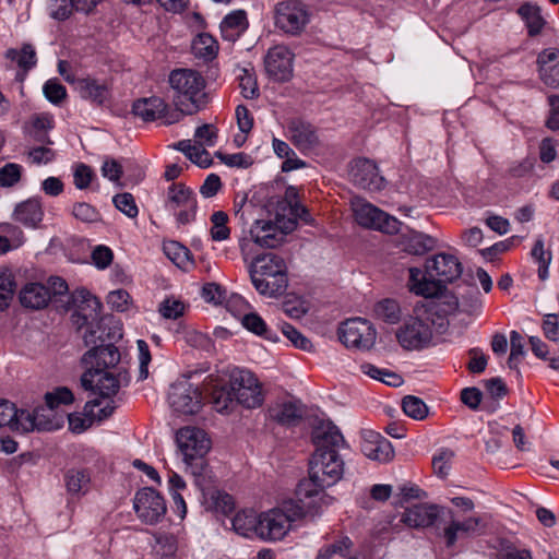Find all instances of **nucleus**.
Wrapping results in <instances>:
<instances>
[{
	"label": "nucleus",
	"instance_id": "6ab92c4d",
	"mask_svg": "<svg viewBox=\"0 0 559 559\" xmlns=\"http://www.w3.org/2000/svg\"><path fill=\"white\" fill-rule=\"evenodd\" d=\"M349 176L354 185L369 191H379L385 183L377 165L368 158L355 159L350 165Z\"/></svg>",
	"mask_w": 559,
	"mask_h": 559
},
{
	"label": "nucleus",
	"instance_id": "79ce46f5",
	"mask_svg": "<svg viewBox=\"0 0 559 559\" xmlns=\"http://www.w3.org/2000/svg\"><path fill=\"white\" fill-rule=\"evenodd\" d=\"M90 474L85 469H70L66 474V486L70 493H85L90 486Z\"/></svg>",
	"mask_w": 559,
	"mask_h": 559
},
{
	"label": "nucleus",
	"instance_id": "72a5a7b5",
	"mask_svg": "<svg viewBox=\"0 0 559 559\" xmlns=\"http://www.w3.org/2000/svg\"><path fill=\"white\" fill-rule=\"evenodd\" d=\"M259 513L253 510H243L238 512L233 519L235 532L245 537H258Z\"/></svg>",
	"mask_w": 559,
	"mask_h": 559
},
{
	"label": "nucleus",
	"instance_id": "412c9836",
	"mask_svg": "<svg viewBox=\"0 0 559 559\" xmlns=\"http://www.w3.org/2000/svg\"><path fill=\"white\" fill-rule=\"evenodd\" d=\"M444 512V508L438 504L417 503L406 508L400 522L411 528H425L435 524Z\"/></svg>",
	"mask_w": 559,
	"mask_h": 559
},
{
	"label": "nucleus",
	"instance_id": "20e7f679",
	"mask_svg": "<svg viewBox=\"0 0 559 559\" xmlns=\"http://www.w3.org/2000/svg\"><path fill=\"white\" fill-rule=\"evenodd\" d=\"M254 288L263 296L276 297L287 288V267L284 259L266 253L257 257L249 269Z\"/></svg>",
	"mask_w": 559,
	"mask_h": 559
},
{
	"label": "nucleus",
	"instance_id": "09e8293b",
	"mask_svg": "<svg viewBox=\"0 0 559 559\" xmlns=\"http://www.w3.org/2000/svg\"><path fill=\"white\" fill-rule=\"evenodd\" d=\"M211 237L215 241H223L229 238L230 230L227 227L228 215L223 211L214 212L211 216Z\"/></svg>",
	"mask_w": 559,
	"mask_h": 559
},
{
	"label": "nucleus",
	"instance_id": "de8ad7c7",
	"mask_svg": "<svg viewBox=\"0 0 559 559\" xmlns=\"http://www.w3.org/2000/svg\"><path fill=\"white\" fill-rule=\"evenodd\" d=\"M403 412L415 420H423L428 415V406L425 402L414 395H406L402 400Z\"/></svg>",
	"mask_w": 559,
	"mask_h": 559
},
{
	"label": "nucleus",
	"instance_id": "bb28decb",
	"mask_svg": "<svg viewBox=\"0 0 559 559\" xmlns=\"http://www.w3.org/2000/svg\"><path fill=\"white\" fill-rule=\"evenodd\" d=\"M408 272L407 286L412 293L426 298L436 297L441 293V285L423 274L420 269L409 267Z\"/></svg>",
	"mask_w": 559,
	"mask_h": 559
},
{
	"label": "nucleus",
	"instance_id": "3c124183",
	"mask_svg": "<svg viewBox=\"0 0 559 559\" xmlns=\"http://www.w3.org/2000/svg\"><path fill=\"white\" fill-rule=\"evenodd\" d=\"M531 254L538 262L539 278L543 281L546 280L548 276V265L551 261V252L545 250L542 239H537Z\"/></svg>",
	"mask_w": 559,
	"mask_h": 559
},
{
	"label": "nucleus",
	"instance_id": "aec40b11",
	"mask_svg": "<svg viewBox=\"0 0 559 559\" xmlns=\"http://www.w3.org/2000/svg\"><path fill=\"white\" fill-rule=\"evenodd\" d=\"M71 298L76 308L72 314V321L79 329L91 325L93 321L99 318L102 304L90 292L86 289L76 290Z\"/></svg>",
	"mask_w": 559,
	"mask_h": 559
},
{
	"label": "nucleus",
	"instance_id": "774afa93",
	"mask_svg": "<svg viewBox=\"0 0 559 559\" xmlns=\"http://www.w3.org/2000/svg\"><path fill=\"white\" fill-rule=\"evenodd\" d=\"M75 218L85 222L93 223L99 221V213L88 203H78L73 206L72 211Z\"/></svg>",
	"mask_w": 559,
	"mask_h": 559
},
{
	"label": "nucleus",
	"instance_id": "0e129e2a",
	"mask_svg": "<svg viewBox=\"0 0 559 559\" xmlns=\"http://www.w3.org/2000/svg\"><path fill=\"white\" fill-rule=\"evenodd\" d=\"M15 283L9 274H0V310L9 306L13 297Z\"/></svg>",
	"mask_w": 559,
	"mask_h": 559
},
{
	"label": "nucleus",
	"instance_id": "ddd939ff",
	"mask_svg": "<svg viewBox=\"0 0 559 559\" xmlns=\"http://www.w3.org/2000/svg\"><path fill=\"white\" fill-rule=\"evenodd\" d=\"M168 401L174 412L182 415H193L202 407V395L198 386L188 379L171 384Z\"/></svg>",
	"mask_w": 559,
	"mask_h": 559
},
{
	"label": "nucleus",
	"instance_id": "9b49d317",
	"mask_svg": "<svg viewBox=\"0 0 559 559\" xmlns=\"http://www.w3.org/2000/svg\"><path fill=\"white\" fill-rule=\"evenodd\" d=\"M119 361L120 353L112 344H99L92 347L82 357V364L86 371L81 377V386L88 391V389H92V383L95 382V373L115 367Z\"/></svg>",
	"mask_w": 559,
	"mask_h": 559
},
{
	"label": "nucleus",
	"instance_id": "c85d7f7f",
	"mask_svg": "<svg viewBox=\"0 0 559 559\" xmlns=\"http://www.w3.org/2000/svg\"><path fill=\"white\" fill-rule=\"evenodd\" d=\"M270 418L283 426H296L302 418L301 406L292 401L276 404L269 411Z\"/></svg>",
	"mask_w": 559,
	"mask_h": 559
},
{
	"label": "nucleus",
	"instance_id": "dca6fc26",
	"mask_svg": "<svg viewBox=\"0 0 559 559\" xmlns=\"http://www.w3.org/2000/svg\"><path fill=\"white\" fill-rule=\"evenodd\" d=\"M463 266L459 259L449 253H438L426 262V274L441 285L452 283L462 275Z\"/></svg>",
	"mask_w": 559,
	"mask_h": 559
},
{
	"label": "nucleus",
	"instance_id": "864d4df0",
	"mask_svg": "<svg viewBox=\"0 0 559 559\" xmlns=\"http://www.w3.org/2000/svg\"><path fill=\"white\" fill-rule=\"evenodd\" d=\"M239 87L245 98L253 99L259 96L255 75L247 69L241 70V74L239 75Z\"/></svg>",
	"mask_w": 559,
	"mask_h": 559
},
{
	"label": "nucleus",
	"instance_id": "cd10ccee",
	"mask_svg": "<svg viewBox=\"0 0 559 559\" xmlns=\"http://www.w3.org/2000/svg\"><path fill=\"white\" fill-rule=\"evenodd\" d=\"M44 217L41 202L37 198L28 199L16 205L14 218L27 227H36Z\"/></svg>",
	"mask_w": 559,
	"mask_h": 559
},
{
	"label": "nucleus",
	"instance_id": "8fccbe9b",
	"mask_svg": "<svg viewBox=\"0 0 559 559\" xmlns=\"http://www.w3.org/2000/svg\"><path fill=\"white\" fill-rule=\"evenodd\" d=\"M166 255L180 269H185L190 262V251L177 241H170L164 246Z\"/></svg>",
	"mask_w": 559,
	"mask_h": 559
},
{
	"label": "nucleus",
	"instance_id": "4d7b16f0",
	"mask_svg": "<svg viewBox=\"0 0 559 559\" xmlns=\"http://www.w3.org/2000/svg\"><path fill=\"white\" fill-rule=\"evenodd\" d=\"M427 493L423 491L419 487L415 485H403L399 488V492L394 496V503L395 506L403 507L405 502H408L413 499H424L426 498Z\"/></svg>",
	"mask_w": 559,
	"mask_h": 559
},
{
	"label": "nucleus",
	"instance_id": "393cba45",
	"mask_svg": "<svg viewBox=\"0 0 559 559\" xmlns=\"http://www.w3.org/2000/svg\"><path fill=\"white\" fill-rule=\"evenodd\" d=\"M132 111L144 121H154L159 118L166 121L167 118L171 117L167 104L163 98L156 96L136 100L133 104Z\"/></svg>",
	"mask_w": 559,
	"mask_h": 559
},
{
	"label": "nucleus",
	"instance_id": "e2e57ef3",
	"mask_svg": "<svg viewBox=\"0 0 559 559\" xmlns=\"http://www.w3.org/2000/svg\"><path fill=\"white\" fill-rule=\"evenodd\" d=\"M454 453L451 450H442L438 455H435L432 459V467L435 473L444 478L448 476L450 471V462L453 459Z\"/></svg>",
	"mask_w": 559,
	"mask_h": 559
},
{
	"label": "nucleus",
	"instance_id": "69168bd1",
	"mask_svg": "<svg viewBox=\"0 0 559 559\" xmlns=\"http://www.w3.org/2000/svg\"><path fill=\"white\" fill-rule=\"evenodd\" d=\"M44 94L49 102L59 104L66 98L67 91L57 80H48L44 85Z\"/></svg>",
	"mask_w": 559,
	"mask_h": 559
},
{
	"label": "nucleus",
	"instance_id": "052dcab7",
	"mask_svg": "<svg viewBox=\"0 0 559 559\" xmlns=\"http://www.w3.org/2000/svg\"><path fill=\"white\" fill-rule=\"evenodd\" d=\"M27 156L33 164H48L56 157V152L47 145H38L31 147Z\"/></svg>",
	"mask_w": 559,
	"mask_h": 559
},
{
	"label": "nucleus",
	"instance_id": "338daca9",
	"mask_svg": "<svg viewBox=\"0 0 559 559\" xmlns=\"http://www.w3.org/2000/svg\"><path fill=\"white\" fill-rule=\"evenodd\" d=\"M185 312V305L176 299H165L159 306V313L166 319H178Z\"/></svg>",
	"mask_w": 559,
	"mask_h": 559
},
{
	"label": "nucleus",
	"instance_id": "49530a36",
	"mask_svg": "<svg viewBox=\"0 0 559 559\" xmlns=\"http://www.w3.org/2000/svg\"><path fill=\"white\" fill-rule=\"evenodd\" d=\"M34 429H40V423H37V412L31 413L26 409H17L13 419L11 430L17 432H29Z\"/></svg>",
	"mask_w": 559,
	"mask_h": 559
},
{
	"label": "nucleus",
	"instance_id": "f257e3e1",
	"mask_svg": "<svg viewBox=\"0 0 559 559\" xmlns=\"http://www.w3.org/2000/svg\"><path fill=\"white\" fill-rule=\"evenodd\" d=\"M314 452L309 460L308 478L301 479L296 488L300 502L306 499L326 497V488L337 484L344 475L345 463L340 450L345 440L338 428L331 421H320L311 432Z\"/></svg>",
	"mask_w": 559,
	"mask_h": 559
},
{
	"label": "nucleus",
	"instance_id": "a211bd4d",
	"mask_svg": "<svg viewBox=\"0 0 559 559\" xmlns=\"http://www.w3.org/2000/svg\"><path fill=\"white\" fill-rule=\"evenodd\" d=\"M442 515H445L449 519V524L443 528L442 533L447 547L454 546L460 537L479 534V532L485 527L484 521L480 516H469L460 521L455 519L454 512L451 509H444Z\"/></svg>",
	"mask_w": 559,
	"mask_h": 559
},
{
	"label": "nucleus",
	"instance_id": "f3484780",
	"mask_svg": "<svg viewBox=\"0 0 559 559\" xmlns=\"http://www.w3.org/2000/svg\"><path fill=\"white\" fill-rule=\"evenodd\" d=\"M294 53L285 45H276L269 49L265 58V71L270 78L286 82L293 76Z\"/></svg>",
	"mask_w": 559,
	"mask_h": 559
},
{
	"label": "nucleus",
	"instance_id": "f8f14e48",
	"mask_svg": "<svg viewBox=\"0 0 559 559\" xmlns=\"http://www.w3.org/2000/svg\"><path fill=\"white\" fill-rule=\"evenodd\" d=\"M166 207L174 212L179 224L193 222L198 207L193 191L183 183H171L167 189Z\"/></svg>",
	"mask_w": 559,
	"mask_h": 559
},
{
	"label": "nucleus",
	"instance_id": "2f4dec72",
	"mask_svg": "<svg viewBox=\"0 0 559 559\" xmlns=\"http://www.w3.org/2000/svg\"><path fill=\"white\" fill-rule=\"evenodd\" d=\"M518 14L525 22L528 36L534 37L540 34L546 22L540 14L538 5L525 2L518 9Z\"/></svg>",
	"mask_w": 559,
	"mask_h": 559
},
{
	"label": "nucleus",
	"instance_id": "a878e982",
	"mask_svg": "<svg viewBox=\"0 0 559 559\" xmlns=\"http://www.w3.org/2000/svg\"><path fill=\"white\" fill-rule=\"evenodd\" d=\"M50 299V289L40 283H28L20 292V301L25 308L43 309Z\"/></svg>",
	"mask_w": 559,
	"mask_h": 559
},
{
	"label": "nucleus",
	"instance_id": "e433bc0d",
	"mask_svg": "<svg viewBox=\"0 0 559 559\" xmlns=\"http://www.w3.org/2000/svg\"><path fill=\"white\" fill-rule=\"evenodd\" d=\"M96 384L92 383V391L102 397L109 399L116 395L120 389V380L111 372L99 371L95 373Z\"/></svg>",
	"mask_w": 559,
	"mask_h": 559
},
{
	"label": "nucleus",
	"instance_id": "a18cd8bd",
	"mask_svg": "<svg viewBox=\"0 0 559 559\" xmlns=\"http://www.w3.org/2000/svg\"><path fill=\"white\" fill-rule=\"evenodd\" d=\"M241 323L248 331L259 336H263L265 340H277L276 335L267 329L265 321L255 312L245 314Z\"/></svg>",
	"mask_w": 559,
	"mask_h": 559
},
{
	"label": "nucleus",
	"instance_id": "4c0bfd02",
	"mask_svg": "<svg viewBox=\"0 0 559 559\" xmlns=\"http://www.w3.org/2000/svg\"><path fill=\"white\" fill-rule=\"evenodd\" d=\"M192 52L197 58L212 60L218 52V44L210 34L198 35L192 43Z\"/></svg>",
	"mask_w": 559,
	"mask_h": 559
},
{
	"label": "nucleus",
	"instance_id": "c756f323",
	"mask_svg": "<svg viewBox=\"0 0 559 559\" xmlns=\"http://www.w3.org/2000/svg\"><path fill=\"white\" fill-rule=\"evenodd\" d=\"M402 250L413 255H424L436 247V240L425 234L412 231L401 240Z\"/></svg>",
	"mask_w": 559,
	"mask_h": 559
},
{
	"label": "nucleus",
	"instance_id": "58836bf2",
	"mask_svg": "<svg viewBox=\"0 0 559 559\" xmlns=\"http://www.w3.org/2000/svg\"><path fill=\"white\" fill-rule=\"evenodd\" d=\"M0 254L16 249L23 243V231L19 227L11 224H2L0 225Z\"/></svg>",
	"mask_w": 559,
	"mask_h": 559
},
{
	"label": "nucleus",
	"instance_id": "473e14b6",
	"mask_svg": "<svg viewBox=\"0 0 559 559\" xmlns=\"http://www.w3.org/2000/svg\"><path fill=\"white\" fill-rule=\"evenodd\" d=\"M354 548V542L348 536H341L332 543L322 546L316 559H342Z\"/></svg>",
	"mask_w": 559,
	"mask_h": 559
},
{
	"label": "nucleus",
	"instance_id": "39448f33",
	"mask_svg": "<svg viewBox=\"0 0 559 559\" xmlns=\"http://www.w3.org/2000/svg\"><path fill=\"white\" fill-rule=\"evenodd\" d=\"M176 442L187 471L195 477L197 484L200 485V478L207 467L205 455L212 445L210 437L203 429L188 426L177 431Z\"/></svg>",
	"mask_w": 559,
	"mask_h": 559
},
{
	"label": "nucleus",
	"instance_id": "bf43d9fd",
	"mask_svg": "<svg viewBox=\"0 0 559 559\" xmlns=\"http://www.w3.org/2000/svg\"><path fill=\"white\" fill-rule=\"evenodd\" d=\"M22 168L20 165L9 163L0 168V186L12 187L21 180Z\"/></svg>",
	"mask_w": 559,
	"mask_h": 559
},
{
	"label": "nucleus",
	"instance_id": "1a4fd4ad",
	"mask_svg": "<svg viewBox=\"0 0 559 559\" xmlns=\"http://www.w3.org/2000/svg\"><path fill=\"white\" fill-rule=\"evenodd\" d=\"M274 25L290 36L300 35L310 22V12L301 0H283L273 8Z\"/></svg>",
	"mask_w": 559,
	"mask_h": 559
},
{
	"label": "nucleus",
	"instance_id": "c03bdc74",
	"mask_svg": "<svg viewBox=\"0 0 559 559\" xmlns=\"http://www.w3.org/2000/svg\"><path fill=\"white\" fill-rule=\"evenodd\" d=\"M5 57L12 61H16L17 66L25 72L36 64V52L31 44H24L21 51L9 49Z\"/></svg>",
	"mask_w": 559,
	"mask_h": 559
},
{
	"label": "nucleus",
	"instance_id": "7c9ffc66",
	"mask_svg": "<svg viewBox=\"0 0 559 559\" xmlns=\"http://www.w3.org/2000/svg\"><path fill=\"white\" fill-rule=\"evenodd\" d=\"M219 27L225 39L235 40L248 27L246 12L243 10L231 12L225 16Z\"/></svg>",
	"mask_w": 559,
	"mask_h": 559
},
{
	"label": "nucleus",
	"instance_id": "0eeeda50",
	"mask_svg": "<svg viewBox=\"0 0 559 559\" xmlns=\"http://www.w3.org/2000/svg\"><path fill=\"white\" fill-rule=\"evenodd\" d=\"M296 227L294 219H286L276 215L275 219H257L249 229V237L240 240V249L243 254L247 253L250 242H254L262 248H275L282 241L286 234L293 231Z\"/></svg>",
	"mask_w": 559,
	"mask_h": 559
},
{
	"label": "nucleus",
	"instance_id": "9d476101",
	"mask_svg": "<svg viewBox=\"0 0 559 559\" xmlns=\"http://www.w3.org/2000/svg\"><path fill=\"white\" fill-rule=\"evenodd\" d=\"M229 383L237 404L246 408H257L263 404L262 385L251 371L234 369L229 376Z\"/></svg>",
	"mask_w": 559,
	"mask_h": 559
},
{
	"label": "nucleus",
	"instance_id": "f03ea898",
	"mask_svg": "<svg viewBox=\"0 0 559 559\" xmlns=\"http://www.w3.org/2000/svg\"><path fill=\"white\" fill-rule=\"evenodd\" d=\"M169 84L176 109L166 123L178 122L183 115H193L206 104L205 80L191 69H176L170 72Z\"/></svg>",
	"mask_w": 559,
	"mask_h": 559
},
{
	"label": "nucleus",
	"instance_id": "5701e85b",
	"mask_svg": "<svg viewBox=\"0 0 559 559\" xmlns=\"http://www.w3.org/2000/svg\"><path fill=\"white\" fill-rule=\"evenodd\" d=\"M539 79L550 88H559V49L542 50L536 60Z\"/></svg>",
	"mask_w": 559,
	"mask_h": 559
},
{
	"label": "nucleus",
	"instance_id": "37998d69",
	"mask_svg": "<svg viewBox=\"0 0 559 559\" xmlns=\"http://www.w3.org/2000/svg\"><path fill=\"white\" fill-rule=\"evenodd\" d=\"M211 400L213 407L218 413H228L237 404L230 389V383L228 386L214 388L211 393Z\"/></svg>",
	"mask_w": 559,
	"mask_h": 559
},
{
	"label": "nucleus",
	"instance_id": "2eb2a0df",
	"mask_svg": "<svg viewBox=\"0 0 559 559\" xmlns=\"http://www.w3.org/2000/svg\"><path fill=\"white\" fill-rule=\"evenodd\" d=\"M133 507L138 518L146 524L158 523L167 511L164 498L150 487L142 488L135 493Z\"/></svg>",
	"mask_w": 559,
	"mask_h": 559
},
{
	"label": "nucleus",
	"instance_id": "7ed1b4c3",
	"mask_svg": "<svg viewBox=\"0 0 559 559\" xmlns=\"http://www.w3.org/2000/svg\"><path fill=\"white\" fill-rule=\"evenodd\" d=\"M313 504L287 500L281 504L260 512L258 520V537L266 542L283 539L292 528V524L307 514Z\"/></svg>",
	"mask_w": 559,
	"mask_h": 559
},
{
	"label": "nucleus",
	"instance_id": "b1692460",
	"mask_svg": "<svg viewBox=\"0 0 559 559\" xmlns=\"http://www.w3.org/2000/svg\"><path fill=\"white\" fill-rule=\"evenodd\" d=\"M361 451L368 459L379 462H389L394 456L391 442L374 431L365 435Z\"/></svg>",
	"mask_w": 559,
	"mask_h": 559
},
{
	"label": "nucleus",
	"instance_id": "6e6552de",
	"mask_svg": "<svg viewBox=\"0 0 559 559\" xmlns=\"http://www.w3.org/2000/svg\"><path fill=\"white\" fill-rule=\"evenodd\" d=\"M350 206L356 223L368 229L393 235L400 231L401 222L362 198L354 197Z\"/></svg>",
	"mask_w": 559,
	"mask_h": 559
},
{
	"label": "nucleus",
	"instance_id": "4468645a",
	"mask_svg": "<svg viewBox=\"0 0 559 559\" xmlns=\"http://www.w3.org/2000/svg\"><path fill=\"white\" fill-rule=\"evenodd\" d=\"M377 332L366 319L354 318L340 328V340L346 347L368 350L376 342Z\"/></svg>",
	"mask_w": 559,
	"mask_h": 559
},
{
	"label": "nucleus",
	"instance_id": "c9c22d12",
	"mask_svg": "<svg viewBox=\"0 0 559 559\" xmlns=\"http://www.w3.org/2000/svg\"><path fill=\"white\" fill-rule=\"evenodd\" d=\"M174 147L182 152L192 163L200 167L206 168L212 164L211 155L202 144H192L190 140H182L175 144Z\"/></svg>",
	"mask_w": 559,
	"mask_h": 559
},
{
	"label": "nucleus",
	"instance_id": "603ef678",
	"mask_svg": "<svg viewBox=\"0 0 559 559\" xmlns=\"http://www.w3.org/2000/svg\"><path fill=\"white\" fill-rule=\"evenodd\" d=\"M281 331L296 348H299L305 352L312 350L313 345L311 341L307 338L304 334H301L299 331H297L289 323H283L281 325Z\"/></svg>",
	"mask_w": 559,
	"mask_h": 559
},
{
	"label": "nucleus",
	"instance_id": "a19ab883",
	"mask_svg": "<svg viewBox=\"0 0 559 559\" xmlns=\"http://www.w3.org/2000/svg\"><path fill=\"white\" fill-rule=\"evenodd\" d=\"M100 406V401L92 400L86 402L84 406V417L70 414L69 415V427L73 432H82L90 428L93 423L94 408Z\"/></svg>",
	"mask_w": 559,
	"mask_h": 559
},
{
	"label": "nucleus",
	"instance_id": "6e6d98bb",
	"mask_svg": "<svg viewBox=\"0 0 559 559\" xmlns=\"http://www.w3.org/2000/svg\"><path fill=\"white\" fill-rule=\"evenodd\" d=\"M115 206L130 218L138 216L139 210L131 193L116 194L112 199Z\"/></svg>",
	"mask_w": 559,
	"mask_h": 559
},
{
	"label": "nucleus",
	"instance_id": "680f3d73",
	"mask_svg": "<svg viewBox=\"0 0 559 559\" xmlns=\"http://www.w3.org/2000/svg\"><path fill=\"white\" fill-rule=\"evenodd\" d=\"M216 156L222 163L229 167L248 168L253 164L252 157L242 152L236 154H223L217 152Z\"/></svg>",
	"mask_w": 559,
	"mask_h": 559
},
{
	"label": "nucleus",
	"instance_id": "f704fd0d",
	"mask_svg": "<svg viewBox=\"0 0 559 559\" xmlns=\"http://www.w3.org/2000/svg\"><path fill=\"white\" fill-rule=\"evenodd\" d=\"M76 88L83 98L97 105H102L108 97V90L106 85L99 84L90 78L78 80Z\"/></svg>",
	"mask_w": 559,
	"mask_h": 559
},
{
	"label": "nucleus",
	"instance_id": "4be33fe9",
	"mask_svg": "<svg viewBox=\"0 0 559 559\" xmlns=\"http://www.w3.org/2000/svg\"><path fill=\"white\" fill-rule=\"evenodd\" d=\"M288 139L301 152L312 151L320 144L317 129L308 121L293 118L287 122Z\"/></svg>",
	"mask_w": 559,
	"mask_h": 559
},
{
	"label": "nucleus",
	"instance_id": "13d9d810",
	"mask_svg": "<svg viewBox=\"0 0 559 559\" xmlns=\"http://www.w3.org/2000/svg\"><path fill=\"white\" fill-rule=\"evenodd\" d=\"M511 352L508 359V366L510 369H518L519 357L524 355V343L523 337L518 331L510 333Z\"/></svg>",
	"mask_w": 559,
	"mask_h": 559
},
{
	"label": "nucleus",
	"instance_id": "5fc2aeb1",
	"mask_svg": "<svg viewBox=\"0 0 559 559\" xmlns=\"http://www.w3.org/2000/svg\"><path fill=\"white\" fill-rule=\"evenodd\" d=\"M45 401L47 406L53 409L61 404H71L74 401V395L67 386H60L52 392L46 393Z\"/></svg>",
	"mask_w": 559,
	"mask_h": 559
},
{
	"label": "nucleus",
	"instance_id": "ea45409f",
	"mask_svg": "<svg viewBox=\"0 0 559 559\" xmlns=\"http://www.w3.org/2000/svg\"><path fill=\"white\" fill-rule=\"evenodd\" d=\"M374 317L389 324H396L401 320V308L394 299H383L374 305Z\"/></svg>",
	"mask_w": 559,
	"mask_h": 559
},
{
	"label": "nucleus",
	"instance_id": "423d86ee",
	"mask_svg": "<svg viewBox=\"0 0 559 559\" xmlns=\"http://www.w3.org/2000/svg\"><path fill=\"white\" fill-rule=\"evenodd\" d=\"M436 312L430 309L416 311L396 330L399 344L406 350H420L432 345Z\"/></svg>",
	"mask_w": 559,
	"mask_h": 559
}]
</instances>
